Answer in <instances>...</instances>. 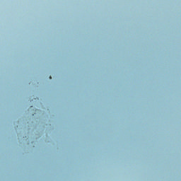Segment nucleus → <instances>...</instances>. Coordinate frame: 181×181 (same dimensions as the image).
I'll list each match as a JSON object with an SVG mask.
<instances>
[{
    "mask_svg": "<svg viewBox=\"0 0 181 181\" xmlns=\"http://www.w3.org/2000/svg\"><path fill=\"white\" fill-rule=\"evenodd\" d=\"M50 80H52V76H49Z\"/></svg>",
    "mask_w": 181,
    "mask_h": 181,
    "instance_id": "obj_1",
    "label": "nucleus"
}]
</instances>
